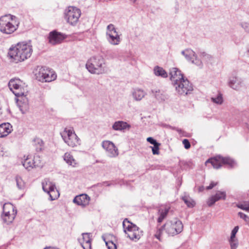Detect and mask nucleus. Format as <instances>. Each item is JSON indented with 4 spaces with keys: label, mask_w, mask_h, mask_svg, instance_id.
<instances>
[{
    "label": "nucleus",
    "mask_w": 249,
    "mask_h": 249,
    "mask_svg": "<svg viewBox=\"0 0 249 249\" xmlns=\"http://www.w3.org/2000/svg\"><path fill=\"white\" fill-rule=\"evenodd\" d=\"M170 79L176 91L180 95H186L193 90V87L189 81L185 79L181 71L177 68H173L170 71Z\"/></svg>",
    "instance_id": "1"
},
{
    "label": "nucleus",
    "mask_w": 249,
    "mask_h": 249,
    "mask_svg": "<svg viewBox=\"0 0 249 249\" xmlns=\"http://www.w3.org/2000/svg\"><path fill=\"white\" fill-rule=\"evenodd\" d=\"M33 52L32 46L30 43L20 42L9 50L8 55L15 63L24 61L30 57Z\"/></svg>",
    "instance_id": "2"
},
{
    "label": "nucleus",
    "mask_w": 249,
    "mask_h": 249,
    "mask_svg": "<svg viewBox=\"0 0 249 249\" xmlns=\"http://www.w3.org/2000/svg\"><path fill=\"white\" fill-rule=\"evenodd\" d=\"M182 222L177 219L167 221L163 226L157 229L155 236L159 241H161L163 231L169 235L173 236L181 232L183 230Z\"/></svg>",
    "instance_id": "3"
},
{
    "label": "nucleus",
    "mask_w": 249,
    "mask_h": 249,
    "mask_svg": "<svg viewBox=\"0 0 249 249\" xmlns=\"http://www.w3.org/2000/svg\"><path fill=\"white\" fill-rule=\"evenodd\" d=\"M16 17L11 15H6L0 18V32L6 35H10L17 30L18 22L14 19Z\"/></svg>",
    "instance_id": "4"
},
{
    "label": "nucleus",
    "mask_w": 249,
    "mask_h": 249,
    "mask_svg": "<svg viewBox=\"0 0 249 249\" xmlns=\"http://www.w3.org/2000/svg\"><path fill=\"white\" fill-rule=\"evenodd\" d=\"M105 65L102 56H93L88 60L86 67L91 73L99 74L104 71Z\"/></svg>",
    "instance_id": "5"
},
{
    "label": "nucleus",
    "mask_w": 249,
    "mask_h": 249,
    "mask_svg": "<svg viewBox=\"0 0 249 249\" xmlns=\"http://www.w3.org/2000/svg\"><path fill=\"white\" fill-rule=\"evenodd\" d=\"M123 226L124 232L131 240L136 241L140 239L142 232L136 225L125 218L123 222Z\"/></svg>",
    "instance_id": "6"
},
{
    "label": "nucleus",
    "mask_w": 249,
    "mask_h": 249,
    "mask_svg": "<svg viewBox=\"0 0 249 249\" xmlns=\"http://www.w3.org/2000/svg\"><path fill=\"white\" fill-rule=\"evenodd\" d=\"M61 135L65 142L69 146L74 147L80 144V140L72 129L65 128Z\"/></svg>",
    "instance_id": "7"
},
{
    "label": "nucleus",
    "mask_w": 249,
    "mask_h": 249,
    "mask_svg": "<svg viewBox=\"0 0 249 249\" xmlns=\"http://www.w3.org/2000/svg\"><path fill=\"white\" fill-rule=\"evenodd\" d=\"M81 10L75 7L69 6L65 12V19L71 25H75L81 16Z\"/></svg>",
    "instance_id": "8"
},
{
    "label": "nucleus",
    "mask_w": 249,
    "mask_h": 249,
    "mask_svg": "<svg viewBox=\"0 0 249 249\" xmlns=\"http://www.w3.org/2000/svg\"><path fill=\"white\" fill-rule=\"evenodd\" d=\"M208 163H211L213 167L215 169L220 168L223 164H227L231 167L234 165V161L231 159L221 156H216L208 159L205 162L206 165Z\"/></svg>",
    "instance_id": "9"
},
{
    "label": "nucleus",
    "mask_w": 249,
    "mask_h": 249,
    "mask_svg": "<svg viewBox=\"0 0 249 249\" xmlns=\"http://www.w3.org/2000/svg\"><path fill=\"white\" fill-rule=\"evenodd\" d=\"M67 36L65 35L53 31L50 33L49 36V42L53 45L60 43Z\"/></svg>",
    "instance_id": "10"
},
{
    "label": "nucleus",
    "mask_w": 249,
    "mask_h": 249,
    "mask_svg": "<svg viewBox=\"0 0 249 249\" xmlns=\"http://www.w3.org/2000/svg\"><path fill=\"white\" fill-rule=\"evenodd\" d=\"M90 197L87 194H81L76 196L73 200V202L78 205L85 207L89 205Z\"/></svg>",
    "instance_id": "11"
},
{
    "label": "nucleus",
    "mask_w": 249,
    "mask_h": 249,
    "mask_svg": "<svg viewBox=\"0 0 249 249\" xmlns=\"http://www.w3.org/2000/svg\"><path fill=\"white\" fill-rule=\"evenodd\" d=\"M226 197V194L225 192L218 191L215 195L212 196L208 199L207 202V205L211 207L218 200H225Z\"/></svg>",
    "instance_id": "12"
},
{
    "label": "nucleus",
    "mask_w": 249,
    "mask_h": 249,
    "mask_svg": "<svg viewBox=\"0 0 249 249\" xmlns=\"http://www.w3.org/2000/svg\"><path fill=\"white\" fill-rule=\"evenodd\" d=\"M22 162L23 166L28 171H30L33 168L41 167L40 162H37L35 160L29 158L28 157L24 160Z\"/></svg>",
    "instance_id": "13"
},
{
    "label": "nucleus",
    "mask_w": 249,
    "mask_h": 249,
    "mask_svg": "<svg viewBox=\"0 0 249 249\" xmlns=\"http://www.w3.org/2000/svg\"><path fill=\"white\" fill-rule=\"evenodd\" d=\"M42 189L46 193H54L56 194L57 190L56 189L55 184L49 181L48 179H45L42 183Z\"/></svg>",
    "instance_id": "14"
},
{
    "label": "nucleus",
    "mask_w": 249,
    "mask_h": 249,
    "mask_svg": "<svg viewBox=\"0 0 249 249\" xmlns=\"http://www.w3.org/2000/svg\"><path fill=\"white\" fill-rule=\"evenodd\" d=\"M18 105L22 114L27 112L29 109L28 100L25 96H23L17 100Z\"/></svg>",
    "instance_id": "15"
},
{
    "label": "nucleus",
    "mask_w": 249,
    "mask_h": 249,
    "mask_svg": "<svg viewBox=\"0 0 249 249\" xmlns=\"http://www.w3.org/2000/svg\"><path fill=\"white\" fill-rule=\"evenodd\" d=\"M12 130V126L9 123L0 124V138L7 136Z\"/></svg>",
    "instance_id": "16"
},
{
    "label": "nucleus",
    "mask_w": 249,
    "mask_h": 249,
    "mask_svg": "<svg viewBox=\"0 0 249 249\" xmlns=\"http://www.w3.org/2000/svg\"><path fill=\"white\" fill-rule=\"evenodd\" d=\"M110 39L111 43L113 45H117L120 42V37L114 29L113 25L110 24Z\"/></svg>",
    "instance_id": "17"
},
{
    "label": "nucleus",
    "mask_w": 249,
    "mask_h": 249,
    "mask_svg": "<svg viewBox=\"0 0 249 249\" xmlns=\"http://www.w3.org/2000/svg\"><path fill=\"white\" fill-rule=\"evenodd\" d=\"M131 126L126 122L124 121L116 122L112 126L113 128L116 130H129Z\"/></svg>",
    "instance_id": "18"
},
{
    "label": "nucleus",
    "mask_w": 249,
    "mask_h": 249,
    "mask_svg": "<svg viewBox=\"0 0 249 249\" xmlns=\"http://www.w3.org/2000/svg\"><path fill=\"white\" fill-rule=\"evenodd\" d=\"M17 215V212L14 213H9V214L7 213H2L1 215V217L2 219L3 223L9 225L12 223L15 219Z\"/></svg>",
    "instance_id": "19"
},
{
    "label": "nucleus",
    "mask_w": 249,
    "mask_h": 249,
    "mask_svg": "<svg viewBox=\"0 0 249 249\" xmlns=\"http://www.w3.org/2000/svg\"><path fill=\"white\" fill-rule=\"evenodd\" d=\"M152 93L155 97L159 101H164L167 98V95L163 90H153Z\"/></svg>",
    "instance_id": "20"
},
{
    "label": "nucleus",
    "mask_w": 249,
    "mask_h": 249,
    "mask_svg": "<svg viewBox=\"0 0 249 249\" xmlns=\"http://www.w3.org/2000/svg\"><path fill=\"white\" fill-rule=\"evenodd\" d=\"M169 212V208L167 207H161L159 209V217L157 219L158 223H160L166 218Z\"/></svg>",
    "instance_id": "21"
},
{
    "label": "nucleus",
    "mask_w": 249,
    "mask_h": 249,
    "mask_svg": "<svg viewBox=\"0 0 249 249\" xmlns=\"http://www.w3.org/2000/svg\"><path fill=\"white\" fill-rule=\"evenodd\" d=\"M3 213L9 214V213L17 212L16 208L11 203H5L3 205Z\"/></svg>",
    "instance_id": "22"
},
{
    "label": "nucleus",
    "mask_w": 249,
    "mask_h": 249,
    "mask_svg": "<svg viewBox=\"0 0 249 249\" xmlns=\"http://www.w3.org/2000/svg\"><path fill=\"white\" fill-rule=\"evenodd\" d=\"M56 78V74L55 72L48 68V72H47L45 77L41 79L42 82H49L54 80Z\"/></svg>",
    "instance_id": "23"
},
{
    "label": "nucleus",
    "mask_w": 249,
    "mask_h": 249,
    "mask_svg": "<svg viewBox=\"0 0 249 249\" xmlns=\"http://www.w3.org/2000/svg\"><path fill=\"white\" fill-rule=\"evenodd\" d=\"M63 158L64 160L69 165H71L72 167H76L77 166V163L70 153H66L63 156Z\"/></svg>",
    "instance_id": "24"
},
{
    "label": "nucleus",
    "mask_w": 249,
    "mask_h": 249,
    "mask_svg": "<svg viewBox=\"0 0 249 249\" xmlns=\"http://www.w3.org/2000/svg\"><path fill=\"white\" fill-rule=\"evenodd\" d=\"M21 81L19 79H11L9 82V87L10 90L13 92L14 90L16 89H19Z\"/></svg>",
    "instance_id": "25"
},
{
    "label": "nucleus",
    "mask_w": 249,
    "mask_h": 249,
    "mask_svg": "<svg viewBox=\"0 0 249 249\" xmlns=\"http://www.w3.org/2000/svg\"><path fill=\"white\" fill-rule=\"evenodd\" d=\"M47 72H48V68L45 67H41L38 69L37 72L36 74V79L42 82L41 79L44 77H45Z\"/></svg>",
    "instance_id": "26"
},
{
    "label": "nucleus",
    "mask_w": 249,
    "mask_h": 249,
    "mask_svg": "<svg viewBox=\"0 0 249 249\" xmlns=\"http://www.w3.org/2000/svg\"><path fill=\"white\" fill-rule=\"evenodd\" d=\"M33 142V145L37 152L41 151L43 149L44 143L41 139L38 138H35Z\"/></svg>",
    "instance_id": "27"
},
{
    "label": "nucleus",
    "mask_w": 249,
    "mask_h": 249,
    "mask_svg": "<svg viewBox=\"0 0 249 249\" xmlns=\"http://www.w3.org/2000/svg\"><path fill=\"white\" fill-rule=\"evenodd\" d=\"M154 72L156 75L160 76L163 78H166L168 76L167 73L161 67L157 66L154 69Z\"/></svg>",
    "instance_id": "28"
},
{
    "label": "nucleus",
    "mask_w": 249,
    "mask_h": 249,
    "mask_svg": "<svg viewBox=\"0 0 249 249\" xmlns=\"http://www.w3.org/2000/svg\"><path fill=\"white\" fill-rule=\"evenodd\" d=\"M144 92L142 90L136 89L133 92V97L136 100H141L144 96Z\"/></svg>",
    "instance_id": "29"
},
{
    "label": "nucleus",
    "mask_w": 249,
    "mask_h": 249,
    "mask_svg": "<svg viewBox=\"0 0 249 249\" xmlns=\"http://www.w3.org/2000/svg\"><path fill=\"white\" fill-rule=\"evenodd\" d=\"M13 93L16 96L18 97H20L22 98V97L27 96V92H25L24 91V89L21 87L20 86L19 89H16L13 91Z\"/></svg>",
    "instance_id": "30"
},
{
    "label": "nucleus",
    "mask_w": 249,
    "mask_h": 249,
    "mask_svg": "<svg viewBox=\"0 0 249 249\" xmlns=\"http://www.w3.org/2000/svg\"><path fill=\"white\" fill-rule=\"evenodd\" d=\"M182 199L189 207H193L195 205V202L189 196H184Z\"/></svg>",
    "instance_id": "31"
},
{
    "label": "nucleus",
    "mask_w": 249,
    "mask_h": 249,
    "mask_svg": "<svg viewBox=\"0 0 249 249\" xmlns=\"http://www.w3.org/2000/svg\"><path fill=\"white\" fill-rule=\"evenodd\" d=\"M110 244L112 245H110V249H117L118 240L116 236L110 235Z\"/></svg>",
    "instance_id": "32"
},
{
    "label": "nucleus",
    "mask_w": 249,
    "mask_h": 249,
    "mask_svg": "<svg viewBox=\"0 0 249 249\" xmlns=\"http://www.w3.org/2000/svg\"><path fill=\"white\" fill-rule=\"evenodd\" d=\"M110 156L115 157L118 155V149L115 147L114 143L110 142Z\"/></svg>",
    "instance_id": "33"
},
{
    "label": "nucleus",
    "mask_w": 249,
    "mask_h": 249,
    "mask_svg": "<svg viewBox=\"0 0 249 249\" xmlns=\"http://www.w3.org/2000/svg\"><path fill=\"white\" fill-rule=\"evenodd\" d=\"M15 179L17 187L20 190L23 189L25 187V183L21 178L19 176H16Z\"/></svg>",
    "instance_id": "34"
},
{
    "label": "nucleus",
    "mask_w": 249,
    "mask_h": 249,
    "mask_svg": "<svg viewBox=\"0 0 249 249\" xmlns=\"http://www.w3.org/2000/svg\"><path fill=\"white\" fill-rule=\"evenodd\" d=\"M82 239L79 240V242H90L91 241V239L90 237V233H82Z\"/></svg>",
    "instance_id": "35"
},
{
    "label": "nucleus",
    "mask_w": 249,
    "mask_h": 249,
    "mask_svg": "<svg viewBox=\"0 0 249 249\" xmlns=\"http://www.w3.org/2000/svg\"><path fill=\"white\" fill-rule=\"evenodd\" d=\"M160 144L158 142L156 144H154L153 147H151L152 148V153L153 155L159 154V146H160Z\"/></svg>",
    "instance_id": "36"
},
{
    "label": "nucleus",
    "mask_w": 249,
    "mask_h": 249,
    "mask_svg": "<svg viewBox=\"0 0 249 249\" xmlns=\"http://www.w3.org/2000/svg\"><path fill=\"white\" fill-rule=\"evenodd\" d=\"M238 207L243 210L249 212V202H245L238 205Z\"/></svg>",
    "instance_id": "37"
},
{
    "label": "nucleus",
    "mask_w": 249,
    "mask_h": 249,
    "mask_svg": "<svg viewBox=\"0 0 249 249\" xmlns=\"http://www.w3.org/2000/svg\"><path fill=\"white\" fill-rule=\"evenodd\" d=\"M212 100L213 102L216 104H221L223 102L222 95L221 94H219L216 98H212Z\"/></svg>",
    "instance_id": "38"
},
{
    "label": "nucleus",
    "mask_w": 249,
    "mask_h": 249,
    "mask_svg": "<svg viewBox=\"0 0 249 249\" xmlns=\"http://www.w3.org/2000/svg\"><path fill=\"white\" fill-rule=\"evenodd\" d=\"M80 244L84 249H91V242H80Z\"/></svg>",
    "instance_id": "39"
},
{
    "label": "nucleus",
    "mask_w": 249,
    "mask_h": 249,
    "mask_svg": "<svg viewBox=\"0 0 249 249\" xmlns=\"http://www.w3.org/2000/svg\"><path fill=\"white\" fill-rule=\"evenodd\" d=\"M47 193L49 195L51 200H54L57 199L59 195V192L57 190V193H56V195H55V194H54V193H51V192H50V193Z\"/></svg>",
    "instance_id": "40"
},
{
    "label": "nucleus",
    "mask_w": 249,
    "mask_h": 249,
    "mask_svg": "<svg viewBox=\"0 0 249 249\" xmlns=\"http://www.w3.org/2000/svg\"><path fill=\"white\" fill-rule=\"evenodd\" d=\"M231 249H236L238 246L237 240H230Z\"/></svg>",
    "instance_id": "41"
},
{
    "label": "nucleus",
    "mask_w": 249,
    "mask_h": 249,
    "mask_svg": "<svg viewBox=\"0 0 249 249\" xmlns=\"http://www.w3.org/2000/svg\"><path fill=\"white\" fill-rule=\"evenodd\" d=\"M182 143L183 144L185 148L186 149H189L191 147L190 143L187 139H184L182 141Z\"/></svg>",
    "instance_id": "42"
},
{
    "label": "nucleus",
    "mask_w": 249,
    "mask_h": 249,
    "mask_svg": "<svg viewBox=\"0 0 249 249\" xmlns=\"http://www.w3.org/2000/svg\"><path fill=\"white\" fill-rule=\"evenodd\" d=\"M102 146L105 149L108 151V148H109V141H103L102 142Z\"/></svg>",
    "instance_id": "43"
},
{
    "label": "nucleus",
    "mask_w": 249,
    "mask_h": 249,
    "mask_svg": "<svg viewBox=\"0 0 249 249\" xmlns=\"http://www.w3.org/2000/svg\"><path fill=\"white\" fill-rule=\"evenodd\" d=\"M147 141L150 142V143L154 145L158 143L155 140H154L152 137H148L147 138Z\"/></svg>",
    "instance_id": "44"
},
{
    "label": "nucleus",
    "mask_w": 249,
    "mask_h": 249,
    "mask_svg": "<svg viewBox=\"0 0 249 249\" xmlns=\"http://www.w3.org/2000/svg\"><path fill=\"white\" fill-rule=\"evenodd\" d=\"M217 183H214L213 182H212L211 183L209 186H207L206 187L207 190H210L213 188L214 186H215L217 185Z\"/></svg>",
    "instance_id": "45"
},
{
    "label": "nucleus",
    "mask_w": 249,
    "mask_h": 249,
    "mask_svg": "<svg viewBox=\"0 0 249 249\" xmlns=\"http://www.w3.org/2000/svg\"><path fill=\"white\" fill-rule=\"evenodd\" d=\"M102 239L105 241L106 243V245L107 247V249H109V243L106 240V235L104 234L102 236Z\"/></svg>",
    "instance_id": "46"
},
{
    "label": "nucleus",
    "mask_w": 249,
    "mask_h": 249,
    "mask_svg": "<svg viewBox=\"0 0 249 249\" xmlns=\"http://www.w3.org/2000/svg\"><path fill=\"white\" fill-rule=\"evenodd\" d=\"M102 239L105 241L106 243V245L107 247V249H109V243L106 240V235L104 234L102 236Z\"/></svg>",
    "instance_id": "47"
},
{
    "label": "nucleus",
    "mask_w": 249,
    "mask_h": 249,
    "mask_svg": "<svg viewBox=\"0 0 249 249\" xmlns=\"http://www.w3.org/2000/svg\"><path fill=\"white\" fill-rule=\"evenodd\" d=\"M238 215L240 217V218L243 219L244 220L247 218V216H248L242 212L238 213Z\"/></svg>",
    "instance_id": "48"
},
{
    "label": "nucleus",
    "mask_w": 249,
    "mask_h": 249,
    "mask_svg": "<svg viewBox=\"0 0 249 249\" xmlns=\"http://www.w3.org/2000/svg\"><path fill=\"white\" fill-rule=\"evenodd\" d=\"M33 160H35V161H37V162H40V164L42 165L41 163V160L40 159V157L38 156H35Z\"/></svg>",
    "instance_id": "49"
},
{
    "label": "nucleus",
    "mask_w": 249,
    "mask_h": 249,
    "mask_svg": "<svg viewBox=\"0 0 249 249\" xmlns=\"http://www.w3.org/2000/svg\"><path fill=\"white\" fill-rule=\"evenodd\" d=\"M239 229L238 226H235L232 230L231 233L236 234Z\"/></svg>",
    "instance_id": "50"
},
{
    "label": "nucleus",
    "mask_w": 249,
    "mask_h": 249,
    "mask_svg": "<svg viewBox=\"0 0 249 249\" xmlns=\"http://www.w3.org/2000/svg\"><path fill=\"white\" fill-rule=\"evenodd\" d=\"M235 235H236V234L231 233V238H230V240H237L235 238Z\"/></svg>",
    "instance_id": "51"
},
{
    "label": "nucleus",
    "mask_w": 249,
    "mask_h": 249,
    "mask_svg": "<svg viewBox=\"0 0 249 249\" xmlns=\"http://www.w3.org/2000/svg\"><path fill=\"white\" fill-rule=\"evenodd\" d=\"M204 190V187L203 186H199L198 187V191L199 192H202Z\"/></svg>",
    "instance_id": "52"
},
{
    "label": "nucleus",
    "mask_w": 249,
    "mask_h": 249,
    "mask_svg": "<svg viewBox=\"0 0 249 249\" xmlns=\"http://www.w3.org/2000/svg\"><path fill=\"white\" fill-rule=\"evenodd\" d=\"M245 221L248 225H249V217L248 216H247V218L245 219Z\"/></svg>",
    "instance_id": "53"
},
{
    "label": "nucleus",
    "mask_w": 249,
    "mask_h": 249,
    "mask_svg": "<svg viewBox=\"0 0 249 249\" xmlns=\"http://www.w3.org/2000/svg\"><path fill=\"white\" fill-rule=\"evenodd\" d=\"M132 2L134 3L136 1V0H130Z\"/></svg>",
    "instance_id": "54"
},
{
    "label": "nucleus",
    "mask_w": 249,
    "mask_h": 249,
    "mask_svg": "<svg viewBox=\"0 0 249 249\" xmlns=\"http://www.w3.org/2000/svg\"><path fill=\"white\" fill-rule=\"evenodd\" d=\"M109 25H107V30H109Z\"/></svg>",
    "instance_id": "55"
}]
</instances>
